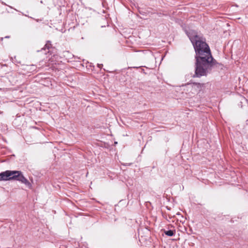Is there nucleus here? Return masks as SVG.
Segmentation results:
<instances>
[{
  "instance_id": "1",
  "label": "nucleus",
  "mask_w": 248,
  "mask_h": 248,
  "mask_svg": "<svg viewBox=\"0 0 248 248\" xmlns=\"http://www.w3.org/2000/svg\"><path fill=\"white\" fill-rule=\"evenodd\" d=\"M186 33L195 51L196 62L193 77L206 76L215 64L216 60L212 57L206 39L194 30L187 31Z\"/></svg>"
},
{
  "instance_id": "2",
  "label": "nucleus",
  "mask_w": 248,
  "mask_h": 248,
  "mask_svg": "<svg viewBox=\"0 0 248 248\" xmlns=\"http://www.w3.org/2000/svg\"><path fill=\"white\" fill-rule=\"evenodd\" d=\"M0 174L1 181L16 180L25 184L29 187L31 186V183L24 176L21 171L8 170Z\"/></svg>"
},
{
  "instance_id": "3",
  "label": "nucleus",
  "mask_w": 248,
  "mask_h": 248,
  "mask_svg": "<svg viewBox=\"0 0 248 248\" xmlns=\"http://www.w3.org/2000/svg\"><path fill=\"white\" fill-rule=\"evenodd\" d=\"M203 85L204 84L196 82L188 83L186 85L188 88H191L193 91L195 92L201 91Z\"/></svg>"
},
{
  "instance_id": "4",
  "label": "nucleus",
  "mask_w": 248,
  "mask_h": 248,
  "mask_svg": "<svg viewBox=\"0 0 248 248\" xmlns=\"http://www.w3.org/2000/svg\"><path fill=\"white\" fill-rule=\"evenodd\" d=\"M164 233L168 236H172L174 235V234L175 233V230H170L166 231V230H164Z\"/></svg>"
},
{
  "instance_id": "5",
  "label": "nucleus",
  "mask_w": 248,
  "mask_h": 248,
  "mask_svg": "<svg viewBox=\"0 0 248 248\" xmlns=\"http://www.w3.org/2000/svg\"><path fill=\"white\" fill-rule=\"evenodd\" d=\"M51 44L50 41H47V43L45 45V47L49 49L51 47Z\"/></svg>"
},
{
  "instance_id": "6",
  "label": "nucleus",
  "mask_w": 248,
  "mask_h": 248,
  "mask_svg": "<svg viewBox=\"0 0 248 248\" xmlns=\"http://www.w3.org/2000/svg\"><path fill=\"white\" fill-rule=\"evenodd\" d=\"M97 66L100 68H101L103 66V64H97Z\"/></svg>"
}]
</instances>
